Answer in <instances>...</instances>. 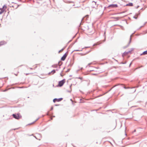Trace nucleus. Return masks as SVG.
Returning a JSON list of instances; mask_svg holds the SVG:
<instances>
[{"mask_svg": "<svg viewBox=\"0 0 147 147\" xmlns=\"http://www.w3.org/2000/svg\"><path fill=\"white\" fill-rule=\"evenodd\" d=\"M92 75H97L96 74H92Z\"/></svg>", "mask_w": 147, "mask_h": 147, "instance_id": "412c9836", "label": "nucleus"}, {"mask_svg": "<svg viewBox=\"0 0 147 147\" xmlns=\"http://www.w3.org/2000/svg\"><path fill=\"white\" fill-rule=\"evenodd\" d=\"M55 72V70H53L51 72L49 73V74H50L51 73H52V74H53Z\"/></svg>", "mask_w": 147, "mask_h": 147, "instance_id": "f8f14e48", "label": "nucleus"}, {"mask_svg": "<svg viewBox=\"0 0 147 147\" xmlns=\"http://www.w3.org/2000/svg\"><path fill=\"white\" fill-rule=\"evenodd\" d=\"M71 85L70 86V87L71 88Z\"/></svg>", "mask_w": 147, "mask_h": 147, "instance_id": "473e14b6", "label": "nucleus"}, {"mask_svg": "<svg viewBox=\"0 0 147 147\" xmlns=\"http://www.w3.org/2000/svg\"><path fill=\"white\" fill-rule=\"evenodd\" d=\"M138 14H136V16H134L133 17V18L135 19H137V17H138Z\"/></svg>", "mask_w": 147, "mask_h": 147, "instance_id": "ddd939ff", "label": "nucleus"}, {"mask_svg": "<svg viewBox=\"0 0 147 147\" xmlns=\"http://www.w3.org/2000/svg\"><path fill=\"white\" fill-rule=\"evenodd\" d=\"M22 0H19V1H22Z\"/></svg>", "mask_w": 147, "mask_h": 147, "instance_id": "cd10ccee", "label": "nucleus"}, {"mask_svg": "<svg viewBox=\"0 0 147 147\" xmlns=\"http://www.w3.org/2000/svg\"><path fill=\"white\" fill-rule=\"evenodd\" d=\"M92 8H95L96 9H97L98 8L100 9L102 8L101 6H98L97 5H96V2L94 1H92Z\"/></svg>", "mask_w": 147, "mask_h": 147, "instance_id": "f257e3e1", "label": "nucleus"}, {"mask_svg": "<svg viewBox=\"0 0 147 147\" xmlns=\"http://www.w3.org/2000/svg\"><path fill=\"white\" fill-rule=\"evenodd\" d=\"M29 74H29V73L26 74V75H28Z\"/></svg>", "mask_w": 147, "mask_h": 147, "instance_id": "b1692460", "label": "nucleus"}, {"mask_svg": "<svg viewBox=\"0 0 147 147\" xmlns=\"http://www.w3.org/2000/svg\"><path fill=\"white\" fill-rule=\"evenodd\" d=\"M136 131V130H135H135H134V132H135V131Z\"/></svg>", "mask_w": 147, "mask_h": 147, "instance_id": "7c9ffc66", "label": "nucleus"}, {"mask_svg": "<svg viewBox=\"0 0 147 147\" xmlns=\"http://www.w3.org/2000/svg\"><path fill=\"white\" fill-rule=\"evenodd\" d=\"M118 7L117 4H111L108 6V7H111L112 8H116Z\"/></svg>", "mask_w": 147, "mask_h": 147, "instance_id": "423d86ee", "label": "nucleus"}, {"mask_svg": "<svg viewBox=\"0 0 147 147\" xmlns=\"http://www.w3.org/2000/svg\"><path fill=\"white\" fill-rule=\"evenodd\" d=\"M63 50V49H61V50Z\"/></svg>", "mask_w": 147, "mask_h": 147, "instance_id": "4c0bfd02", "label": "nucleus"}, {"mask_svg": "<svg viewBox=\"0 0 147 147\" xmlns=\"http://www.w3.org/2000/svg\"><path fill=\"white\" fill-rule=\"evenodd\" d=\"M36 138V137H35Z\"/></svg>", "mask_w": 147, "mask_h": 147, "instance_id": "ea45409f", "label": "nucleus"}, {"mask_svg": "<svg viewBox=\"0 0 147 147\" xmlns=\"http://www.w3.org/2000/svg\"><path fill=\"white\" fill-rule=\"evenodd\" d=\"M16 129H14V130H15Z\"/></svg>", "mask_w": 147, "mask_h": 147, "instance_id": "e433bc0d", "label": "nucleus"}, {"mask_svg": "<svg viewBox=\"0 0 147 147\" xmlns=\"http://www.w3.org/2000/svg\"><path fill=\"white\" fill-rule=\"evenodd\" d=\"M57 65H55L52 66V67H57Z\"/></svg>", "mask_w": 147, "mask_h": 147, "instance_id": "dca6fc26", "label": "nucleus"}, {"mask_svg": "<svg viewBox=\"0 0 147 147\" xmlns=\"http://www.w3.org/2000/svg\"><path fill=\"white\" fill-rule=\"evenodd\" d=\"M39 119V118H38V119H37L35 121H37L38 119Z\"/></svg>", "mask_w": 147, "mask_h": 147, "instance_id": "bb28decb", "label": "nucleus"}, {"mask_svg": "<svg viewBox=\"0 0 147 147\" xmlns=\"http://www.w3.org/2000/svg\"><path fill=\"white\" fill-rule=\"evenodd\" d=\"M30 69H32V68H30Z\"/></svg>", "mask_w": 147, "mask_h": 147, "instance_id": "c756f323", "label": "nucleus"}, {"mask_svg": "<svg viewBox=\"0 0 147 147\" xmlns=\"http://www.w3.org/2000/svg\"><path fill=\"white\" fill-rule=\"evenodd\" d=\"M7 89H6L5 90H4V91L5 92V91H7Z\"/></svg>", "mask_w": 147, "mask_h": 147, "instance_id": "4be33fe9", "label": "nucleus"}, {"mask_svg": "<svg viewBox=\"0 0 147 147\" xmlns=\"http://www.w3.org/2000/svg\"><path fill=\"white\" fill-rule=\"evenodd\" d=\"M6 5H4L3 7L2 8V10H1V11H0V14H1L3 13L5 10L6 9Z\"/></svg>", "mask_w": 147, "mask_h": 147, "instance_id": "20e7f679", "label": "nucleus"}, {"mask_svg": "<svg viewBox=\"0 0 147 147\" xmlns=\"http://www.w3.org/2000/svg\"><path fill=\"white\" fill-rule=\"evenodd\" d=\"M12 115L13 118L17 119H18L21 117V116L19 115L18 114H13Z\"/></svg>", "mask_w": 147, "mask_h": 147, "instance_id": "f03ea898", "label": "nucleus"}, {"mask_svg": "<svg viewBox=\"0 0 147 147\" xmlns=\"http://www.w3.org/2000/svg\"><path fill=\"white\" fill-rule=\"evenodd\" d=\"M6 43V42L4 41H2L0 42V46L3 45Z\"/></svg>", "mask_w": 147, "mask_h": 147, "instance_id": "6e6552de", "label": "nucleus"}, {"mask_svg": "<svg viewBox=\"0 0 147 147\" xmlns=\"http://www.w3.org/2000/svg\"><path fill=\"white\" fill-rule=\"evenodd\" d=\"M79 78V79H80L81 80L82 79V77H79V78Z\"/></svg>", "mask_w": 147, "mask_h": 147, "instance_id": "a211bd4d", "label": "nucleus"}, {"mask_svg": "<svg viewBox=\"0 0 147 147\" xmlns=\"http://www.w3.org/2000/svg\"><path fill=\"white\" fill-rule=\"evenodd\" d=\"M138 7H139V6H138L137 8Z\"/></svg>", "mask_w": 147, "mask_h": 147, "instance_id": "72a5a7b5", "label": "nucleus"}, {"mask_svg": "<svg viewBox=\"0 0 147 147\" xmlns=\"http://www.w3.org/2000/svg\"><path fill=\"white\" fill-rule=\"evenodd\" d=\"M140 67H139V68H137L136 69H138V68H139Z\"/></svg>", "mask_w": 147, "mask_h": 147, "instance_id": "2f4dec72", "label": "nucleus"}, {"mask_svg": "<svg viewBox=\"0 0 147 147\" xmlns=\"http://www.w3.org/2000/svg\"><path fill=\"white\" fill-rule=\"evenodd\" d=\"M82 51V50H75L74 51H73V52L75 51Z\"/></svg>", "mask_w": 147, "mask_h": 147, "instance_id": "4468645a", "label": "nucleus"}, {"mask_svg": "<svg viewBox=\"0 0 147 147\" xmlns=\"http://www.w3.org/2000/svg\"><path fill=\"white\" fill-rule=\"evenodd\" d=\"M131 63H130V65H129V66H130L131 65Z\"/></svg>", "mask_w": 147, "mask_h": 147, "instance_id": "c85d7f7f", "label": "nucleus"}, {"mask_svg": "<svg viewBox=\"0 0 147 147\" xmlns=\"http://www.w3.org/2000/svg\"><path fill=\"white\" fill-rule=\"evenodd\" d=\"M102 96V95H99V96H97L96 97V98H97V97H100V96Z\"/></svg>", "mask_w": 147, "mask_h": 147, "instance_id": "aec40b11", "label": "nucleus"}, {"mask_svg": "<svg viewBox=\"0 0 147 147\" xmlns=\"http://www.w3.org/2000/svg\"><path fill=\"white\" fill-rule=\"evenodd\" d=\"M0 9L1 10H1H2V8H0Z\"/></svg>", "mask_w": 147, "mask_h": 147, "instance_id": "a878e982", "label": "nucleus"}, {"mask_svg": "<svg viewBox=\"0 0 147 147\" xmlns=\"http://www.w3.org/2000/svg\"><path fill=\"white\" fill-rule=\"evenodd\" d=\"M53 109V107H52L51 109V110H52Z\"/></svg>", "mask_w": 147, "mask_h": 147, "instance_id": "5701e85b", "label": "nucleus"}, {"mask_svg": "<svg viewBox=\"0 0 147 147\" xmlns=\"http://www.w3.org/2000/svg\"><path fill=\"white\" fill-rule=\"evenodd\" d=\"M15 75L16 76H17V75H16V74H15Z\"/></svg>", "mask_w": 147, "mask_h": 147, "instance_id": "f704fd0d", "label": "nucleus"}, {"mask_svg": "<svg viewBox=\"0 0 147 147\" xmlns=\"http://www.w3.org/2000/svg\"><path fill=\"white\" fill-rule=\"evenodd\" d=\"M126 5L128 6H132L133 5V3H129L128 4H126Z\"/></svg>", "mask_w": 147, "mask_h": 147, "instance_id": "9b49d317", "label": "nucleus"}, {"mask_svg": "<svg viewBox=\"0 0 147 147\" xmlns=\"http://www.w3.org/2000/svg\"><path fill=\"white\" fill-rule=\"evenodd\" d=\"M62 99V98H60L58 99L55 98L53 100V102H55L56 101L59 102Z\"/></svg>", "mask_w": 147, "mask_h": 147, "instance_id": "39448f33", "label": "nucleus"}, {"mask_svg": "<svg viewBox=\"0 0 147 147\" xmlns=\"http://www.w3.org/2000/svg\"><path fill=\"white\" fill-rule=\"evenodd\" d=\"M146 54H147V50L143 52V53L142 54H141L140 55H145Z\"/></svg>", "mask_w": 147, "mask_h": 147, "instance_id": "9d476101", "label": "nucleus"}, {"mask_svg": "<svg viewBox=\"0 0 147 147\" xmlns=\"http://www.w3.org/2000/svg\"><path fill=\"white\" fill-rule=\"evenodd\" d=\"M67 56V55H66V54L65 53L61 57V60L62 61H64L65 59Z\"/></svg>", "mask_w": 147, "mask_h": 147, "instance_id": "0eeeda50", "label": "nucleus"}, {"mask_svg": "<svg viewBox=\"0 0 147 147\" xmlns=\"http://www.w3.org/2000/svg\"><path fill=\"white\" fill-rule=\"evenodd\" d=\"M100 11V10H99V11Z\"/></svg>", "mask_w": 147, "mask_h": 147, "instance_id": "c9c22d12", "label": "nucleus"}, {"mask_svg": "<svg viewBox=\"0 0 147 147\" xmlns=\"http://www.w3.org/2000/svg\"><path fill=\"white\" fill-rule=\"evenodd\" d=\"M55 105L56 106H59V105Z\"/></svg>", "mask_w": 147, "mask_h": 147, "instance_id": "393cba45", "label": "nucleus"}, {"mask_svg": "<svg viewBox=\"0 0 147 147\" xmlns=\"http://www.w3.org/2000/svg\"><path fill=\"white\" fill-rule=\"evenodd\" d=\"M130 51H129L128 52H125L124 53H123V54H127L128 53H129V52H130Z\"/></svg>", "mask_w": 147, "mask_h": 147, "instance_id": "2eb2a0df", "label": "nucleus"}, {"mask_svg": "<svg viewBox=\"0 0 147 147\" xmlns=\"http://www.w3.org/2000/svg\"><path fill=\"white\" fill-rule=\"evenodd\" d=\"M123 88H124L125 89H127V88H129L128 87H125V86H124L123 87Z\"/></svg>", "mask_w": 147, "mask_h": 147, "instance_id": "6ab92c4d", "label": "nucleus"}, {"mask_svg": "<svg viewBox=\"0 0 147 147\" xmlns=\"http://www.w3.org/2000/svg\"><path fill=\"white\" fill-rule=\"evenodd\" d=\"M133 34H132L131 35H130V39H129V43H128V45H129V44H130V43H131V37L133 35Z\"/></svg>", "mask_w": 147, "mask_h": 147, "instance_id": "1a4fd4ad", "label": "nucleus"}, {"mask_svg": "<svg viewBox=\"0 0 147 147\" xmlns=\"http://www.w3.org/2000/svg\"><path fill=\"white\" fill-rule=\"evenodd\" d=\"M36 138V137H35Z\"/></svg>", "mask_w": 147, "mask_h": 147, "instance_id": "58836bf2", "label": "nucleus"}, {"mask_svg": "<svg viewBox=\"0 0 147 147\" xmlns=\"http://www.w3.org/2000/svg\"><path fill=\"white\" fill-rule=\"evenodd\" d=\"M91 51V50L89 51L88 52H87L86 54H84V55H85L86 54H88V53H89Z\"/></svg>", "mask_w": 147, "mask_h": 147, "instance_id": "f3484780", "label": "nucleus"}, {"mask_svg": "<svg viewBox=\"0 0 147 147\" xmlns=\"http://www.w3.org/2000/svg\"><path fill=\"white\" fill-rule=\"evenodd\" d=\"M65 80L64 79L60 81H59L58 84L59 86L60 87L62 86L65 83Z\"/></svg>", "mask_w": 147, "mask_h": 147, "instance_id": "7ed1b4c3", "label": "nucleus"}]
</instances>
